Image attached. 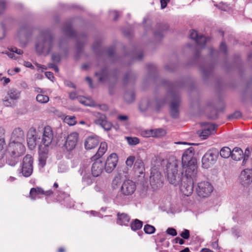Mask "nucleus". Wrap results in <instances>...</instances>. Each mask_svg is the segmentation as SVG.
<instances>
[{
	"instance_id": "nucleus-64",
	"label": "nucleus",
	"mask_w": 252,
	"mask_h": 252,
	"mask_svg": "<svg viewBox=\"0 0 252 252\" xmlns=\"http://www.w3.org/2000/svg\"><path fill=\"white\" fill-rule=\"evenodd\" d=\"M52 193H53V191L51 190H49L46 191H44V194H43V195L48 196V195H50Z\"/></svg>"
},
{
	"instance_id": "nucleus-25",
	"label": "nucleus",
	"mask_w": 252,
	"mask_h": 252,
	"mask_svg": "<svg viewBox=\"0 0 252 252\" xmlns=\"http://www.w3.org/2000/svg\"><path fill=\"white\" fill-rule=\"evenodd\" d=\"M130 217L126 214H118L117 223L121 225H127L129 221Z\"/></svg>"
},
{
	"instance_id": "nucleus-55",
	"label": "nucleus",
	"mask_w": 252,
	"mask_h": 252,
	"mask_svg": "<svg viewBox=\"0 0 252 252\" xmlns=\"http://www.w3.org/2000/svg\"><path fill=\"white\" fill-rule=\"evenodd\" d=\"M34 92H36V93H38V94H44L45 93L43 89L39 87H35Z\"/></svg>"
},
{
	"instance_id": "nucleus-20",
	"label": "nucleus",
	"mask_w": 252,
	"mask_h": 252,
	"mask_svg": "<svg viewBox=\"0 0 252 252\" xmlns=\"http://www.w3.org/2000/svg\"><path fill=\"white\" fill-rule=\"evenodd\" d=\"M189 36L190 38L194 40L198 45L201 46L204 45L209 40L206 37L199 35L195 30L190 31Z\"/></svg>"
},
{
	"instance_id": "nucleus-21",
	"label": "nucleus",
	"mask_w": 252,
	"mask_h": 252,
	"mask_svg": "<svg viewBox=\"0 0 252 252\" xmlns=\"http://www.w3.org/2000/svg\"><path fill=\"white\" fill-rule=\"evenodd\" d=\"M98 143L99 140L96 135L90 136L85 141V147L86 149H92L96 147Z\"/></svg>"
},
{
	"instance_id": "nucleus-11",
	"label": "nucleus",
	"mask_w": 252,
	"mask_h": 252,
	"mask_svg": "<svg viewBox=\"0 0 252 252\" xmlns=\"http://www.w3.org/2000/svg\"><path fill=\"white\" fill-rule=\"evenodd\" d=\"M238 180L243 187L249 186L252 183V170L250 168L243 170L240 174Z\"/></svg>"
},
{
	"instance_id": "nucleus-8",
	"label": "nucleus",
	"mask_w": 252,
	"mask_h": 252,
	"mask_svg": "<svg viewBox=\"0 0 252 252\" xmlns=\"http://www.w3.org/2000/svg\"><path fill=\"white\" fill-rule=\"evenodd\" d=\"M182 175L183 174L181 175V179L179 184L173 185H180V189L183 194L188 196L191 195L193 191V181L187 177H182Z\"/></svg>"
},
{
	"instance_id": "nucleus-19",
	"label": "nucleus",
	"mask_w": 252,
	"mask_h": 252,
	"mask_svg": "<svg viewBox=\"0 0 252 252\" xmlns=\"http://www.w3.org/2000/svg\"><path fill=\"white\" fill-rule=\"evenodd\" d=\"M25 141V134L24 131L20 128H15L10 137L9 142L24 143Z\"/></svg>"
},
{
	"instance_id": "nucleus-27",
	"label": "nucleus",
	"mask_w": 252,
	"mask_h": 252,
	"mask_svg": "<svg viewBox=\"0 0 252 252\" xmlns=\"http://www.w3.org/2000/svg\"><path fill=\"white\" fill-rule=\"evenodd\" d=\"M7 147L4 138H0V159L2 158L7 153Z\"/></svg>"
},
{
	"instance_id": "nucleus-10",
	"label": "nucleus",
	"mask_w": 252,
	"mask_h": 252,
	"mask_svg": "<svg viewBox=\"0 0 252 252\" xmlns=\"http://www.w3.org/2000/svg\"><path fill=\"white\" fill-rule=\"evenodd\" d=\"M249 154L250 151L248 148L246 149L245 154H244L241 149L236 147L232 151L231 156L232 158L236 161H239L243 158V164L244 165L249 158Z\"/></svg>"
},
{
	"instance_id": "nucleus-63",
	"label": "nucleus",
	"mask_w": 252,
	"mask_h": 252,
	"mask_svg": "<svg viewBox=\"0 0 252 252\" xmlns=\"http://www.w3.org/2000/svg\"><path fill=\"white\" fill-rule=\"evenodd\" d=\"M200 252H213V251L209 249L203 248L201 249Z\"/></svg>"
},
{
	"instance_id": "nucleus-62",
	"label": "nucleus",
	"mask_w": 252,
	"mask_h": 252,
	"mask_svg": "<svg viewBox=\"0 0 252 252\" xmlns=\"http://www.w3.org/2000/svg\"><path fill=\"white\" fill-rule=\"evenodd\" d=\"M86 81L88 82L90 86L91 87H92V81L90 77H86Z\"/></svg>"
},
{
	"instance_id": "nucleus-4",
	"label": "nucleus",
	"mask_w": 252,
	"mask_h": 252,
	"mask_svg": "<svg viewBox=\"0 0 252 252\" xmlns=\"http://www.w3.org/2000/svg\"><path fill=\"white\" fill-rule=\"evenodd\" d=\"M54 40L49 34H44L40 36L35 45L36 52L40 54L47 55L55 48Z\"/></svg>"
},
{
	"instance_id": "nucleus-54",
	"label": "nucleus",
	"mask_w": 252,
	"mask_h": 252,
	"mask_svg": "<svg viewBox=\"0 0 252 252\" xmlns=\"http://www.w3.org/2000/svg\"><path fill=\"white\" fill-rule=\"evenodd\" d=\"M5 36V31L3 26L0 29V39H2Z\"/></svg>"
},
{
	"instance_id": "nucleus-33",
	"label": "nucleus",
	"mask_w": 252,
	"mask_h": 252,
	"mask_svg": "<svg viewBox=\"0 0 252 252\" xmlns=\"http://www.w3.org/2000/svg\"><path fill=\"white\" fill-rule=\"evenodd\" d=\"M15 53L17 54V55H21L23 54V51L16 47H13L11 49L10 51L6 53V54L9 58L16 59L17 57L15 56Z\"/></svg>"
},
{
	"instance_id": "nucleus-28",
	"label": "nucleus",
	"mask_w": 252,
	"mask_h": 252,
	"mask_svg": "<svg viewBox=\"0 0 252 252\" xmlns=\"http://www.w3.org/2000/svg\"><path fill=\"white\" fill-rule=\"evenodd\" d=\"M64 122L69 126H74L76 124V118L74 116H60Z\"/></svg>"
},
{
	"instance_id": "nucleus-26",
	"label": "nucleus",
	"mask_w": 252,
	"mask_h": 252,
	"mask_svg": "<svg viewBox=\"0 0 252 252\" xmlns=\"http://www.w3.org/2000/svg\"><path fill=\"white\" fill-rule=\"evenodd\" d=\"M215 129V126L213 125L209 126L207 128L203 129L200 134V137L205 139L211 134Z\"/></svg>"
},
{
	"instance_id": "nucleus-38",
	"label": "nucleus",
	"mask_w": 252,
	"mask_h": 252,
	"mask_svg": "<svg viewBox=\"0 0 252 252\" xmlns=\"http://www.w3.org/2000/svg\"><path fill=\"white\" fill-rule=\"evenodd\" d=\"M126 138L127 139V143L130 145H136L139 143V140L137 137H127Z\"/></svg>"
},
{
	"instance_id": "nucleus-23",
	"label": "nucleus",
	"mask_w": 252,
	"mask_h": 252,
	"mask_svg": "<svg viewBox=\"0 0 252 252\" xmlns=\"http://www.w3.org/2000/svg\"><path fill=\"white\" fill-rule=\"evenodd\" d=\"M44 194V190L39 187L33 188L31 189L30 197L32 200H35L41 197Z\"/></svg>"
},
{
	"instance_id": "nucleus-56",
	"label": "nucleus",
	"mask_w": 252,
	"mask_h": 252,
	"mask_svg": "<svg viewBox=\"0 0 252 252\" xmlns=\"http://www.w3.org/2000/svg\"><path fill=\"white\" fill-rule=\"evenodd\" d=\"M167 1H169V0H160L161 8L162 9L166 6Z\"/></svg>"
},
{
	"instance_id": "nucleus-16",
	"label": "nucleus",
	"mask_w": 252,
	"mask_h": 252,
	"mask_svg": "<svg viewBox=\"0 0 252 252\" xmlns=\"http://www.w3.org/2000/svg\"><path fill=\"white\" fill-rule=\"evenodd\" d=\"M92 160H94V159L92 158ZM94 160L95 161L92 165L91 171L93 176L97 177L99 176L103 172L104 164L100 159L95 158Z\"/></svg>"
},
{
	"instance_id": "nucleus-18",
	"label": "nucleus",
	"mask_w": 252,
	"mask_h": 252,
	"mask_svg": "<svg viewBox=\"0 0 252 252\" xmlns=\"http://www.w3.org/2000/svg\"><path fill=\"white\" fill-rule=\"evenodd\" d=\"M118 161V157L116 154H111L107 158L105 169L106 172L111 173L116 167Z\"/></svg>"
},
{
	"instance_id": "nucleus-2",
	"label": "nucleus",
	"mask_w": 252,
	"mask_h": 252,
	"mask_svg": "<svg viewBox=\"0 0 252 252\" xmlns=\"http://www.w3.org/2000/svg\"><path fill=\"white\" fill-rule=\"evenodd\" d=\"M23 143L9 142L7 148L8 158L6 162L8 165L15 166L18 161V158L24 154L26 148Z\"/></svg>"
},
{
	"instance_id": "nucleus-60",
	"label": "nucleus",
	"mask_w": 252,
	"mask_h": 252,
	"mask_svg": "<svg viewBox=\"0 0 252 252\" xmlns=\"http://www.w3.org/2000/svg\"><path fill=\"white\" fill-rule=\"evenodd\" d=\"M111 13L112 14H113L114 16V19L115 20H116L117 18L119 17V13L117 12V11H113L111 12Z\"/></svg>"
},
{
	"instance_id": "nucleus-59",
	"label": "nucleus",
	"mask_w": 252,
	"mask_h": 252,
	"mask_svg": "<svg viewBox=\"0 0 252 252\" xmlns=\"http://www.w3.org/2000/svg\"><path fill=\"white\" fill-rule=\"evenodd\" d=\"M1 80H3V84L6 85L10 82V79L6 77H2L1 79H0Z\"/></svg>"
},
{
	"instance_id": "nucleus-49",
	"label": "nucleus",
	"mask_w": 252,
	"mask_h": 252,
	"mask_svg": "<svg viewBox=\"0 0 252 252\" xmlns=\"http://www.w3.org/2000/svg\"><path fill=\"white\" fill-rule=\"evenodd\" d=\"M5 8V4L3 0H0V15L4 11Z\"/></svg>"
},
{
	"instance_id": "nucleus-14",
	"label": "nucleus",
	"mask_w": 252,
	"mask_h": 252,
	"mask_svg": "<svg viewBox=\"0 0 252 252\" xmlns=\"http://www.w3.org/2000/svg\"><path fill=\"white\" fill-rule=\"evenodd\" d=\"M39 138L34 128H31L27 133V145L30 150L34 149L37 144V139Z\"/></svg>"
},
{
	"instance_id": "nucleus-57",
	"label": "nucleus",
	"mask_w": 252,
	"mask_h": 252,
	"mask_svg": "<svg viewBox=\"0 0 252 252\" xmlns=\"http://www.w3.org/2000/svg\"><path fill=\"white\" fill-rule=\"evenodd\" d=\"M220 49L223 52H225L226 50V46L224 43H221L220 45Z\"/></svg>"
},
{
	"instance_id": "nucleus-40",
	"label": "nucleus",
	"mask_w": 252,
	"mask_h": 252,
	"mask_svg": "<svg viewBox=\"0 0 252 252\" xmlns=\"http://www.w3.org/2000/svg\"><path fill=\"white\" fill-rule=\"evenodd\" d=\"M8 98L9 97L7 95L3 99V104L6 107H10L14 105V101Z\"/></svg>"
},
{
	"instance_id": "nucleus-36",
	"label": "nucleus",
	"mask_w": 252,
	"mask_h": 252,
	"mask_svg": "<svg viewBox=\"0 0 252 252\" xmlns=\"http://www.w3.org/2000/svg\"><path fill=\"white\" fill-rule=\"evenodd\" d=\"M36 100L40 103H46L49 100V97L44 94H38L36 97Z\"/></svg>"
},
{
	"instance_id": "nucleus-58",
	"label": "nucleus",
	"mask_w": 252,
	"mask_h": 252,
	"mask_svg": "<svg viewBox=\"0 0 252 252\" xmlns=\"http://www.w3.org/2000/svg\"><path fill=\"white\" fill-rule=\"evenodd\" d=\"M175 240L176 241V243H178L180 245H182L184 243V241L179 237H176L175 238Z\"/></svg>"
},
{
	"instance_id": "nucleus-47",
	"label": "nucleus",
	"mask_w": 252,
	"mask_h": 252,
	"mask_svg": "<svg viewBox=\"0 0 252 252\" xmlns=\"http://www.w3.org/2000/svg\"><path fill=\"white\" fill-rule=\"evenodd\" d=\"M166 233L173 236H176L177 234L176 230L173 228H168L166 230Z\"/></svg>"
},
{
	"instance_id": "nucleus-52",
	"label": "nucleus",
	"mask_w": 252,
	"mask_h": 252,
	"mask_svg": "<svg viewBox=\"0 0 252 252\" xmlns=\"http://www.w3.org/2000/svg\"><path fill=\"white\" fill-rule=\"evenodd\" d=\"M45 76L50 80L53 81L54 78L53 74L51 72H46Z\"/></svg>"
},
{
	"instance_id": "nucleus-24",
	"label": "nucleus",
	"mask_w": 252,
	"mask_h": 252,
	"mask_svg": "<svg viewBox=\"0 0 252 252\" xmlns=\"http://www.w3.org/2000/svg\"><path fill=\"white\" fill-rule=\"evenodd\" d=\"M107 150V144L105 142H102L100 143L99 149L97 153L94 155L92 158H99L102 157L106 152Z\"/></svg>"
},
{
	"instance_id": "nucleus-51",
	"label": "nucleus",
	"mask_w": 252,
	"mask_h": 252,
	"mask_svg": "<svg viewBox=\"0 0 252 252\" xmlns=\"http://www.w3.org/2000/svg\"><path fill=\"white\" fill-rule=\"evenodd\" d=\"M52 58L54 62H59L60 60V56L59 55L52 54Z\"/></svg>"
},
{
	"instance_id": "nucleus-41",
	"label": "nucleus",
	"mask_w": 252,
	"mask_h": 252,
	"mask_svg": "<svg viewBox=\"0 0 252 252\" xmlns=\"http://www.w3.org/2000/svg\"><path fill=\"white\" fill-rule=\"evenodd\" d=\"M154 137H159L165 134V131L161 128L153 129Z\"/></svg>"
},
{
	"instance_id": "nucleus-22",
	"label": "nucleus",
	"mask_w": 252,
	"mask_h": 252,
	"mask_svg": "<svg viewBox=\"0 0 252 252\" xmlns=\"http://www.w3.org/2000/svg\"><path fill=\"white\" fill-rule=\"evenodd\" d=\"M79 172L82 176V182L86 185H90L93 182V180L85 167L81 168Z\"/></svg>"
},
{
	"instance_id": "nucleus-15",
	"label": "nucleus",
	"mask_w": 252,
	"mask_h": 252,
	"mask_svg": "<svg viewBox=\"0 0 252 252\" xmlns=\"http://www.w3.org/2000/svg\"><path fill=\"white\" fill-rule=\"evenodd\" d=\"M78 139V134L76 132L70 133L65 138L64 146L68 151L75 148Z\"/></svg>"
},
{
	"instance_id": "nucleus-9",
	"label": "nucleus",
	"mask_w": 252,
	"mask_h": 252,
	"mask_svg": "<svg viewBox=\"0 0 252 252\" xmlns=\"http://www.w3.org/2000/svg\"><path fill=\"white\" fill-rule=\"evenodd\" d=\"M32 164V157L29 155H26L23 158L22 167V173L24 176L28 177L32 175L33 171Z\"/></svg>"
},
{
	"instance_id": "nucleus-42",
	"label": "nucleus",
	"mask_w": 252,
	"mask_h": 252,
	"mask_svg": "<svg viewBox=\"0 0 252 252\" xmlns=\"http://www.w3.org/2000/svg\"><path fill=\"white\" fill-rule=\"evenodd\" d=\"M125 99L127 102H132L134 99V94L132 92L127 93L125 94Z\"/></svg>"
},
{
	"instance_id": "nucleus-3",
	"label": "nucleus",
	"mask_w": 252,
	"mask_h": 252,
	"mask_svg": "<svg viewBox=\"0 0 252 252\" xmlns=\"http://www.w3.org/2000/svg\"><path fill=\"white\" fill-rule=\"evenodd\" d=\"M53 132L50 126H46L43 129L41 144L39 146L40 160L46 158L48 153V148L51 144L53 139Z\"/></svg>"
},
{
	"instance_id": "nucleus-5",
	"label": "nucleus",
	"mask_w": 252,
	"mask_h": 252,
	"mask_svg": "<svg viewBox=\"0 0 252 252\" xmlns=\"http://www.w3.org/2000/svg\"><path fill=\"white\" fill-rule=\"evenodd\" d=\"M136 186L135 183L131 180H125L121 188V193L116 195L115 201L118 203L122 204L125 203V196L132 195L135 191Z\"/></svg>"
},
{
	"instance_id": "nucleus-1",
	"label": "nucleus",
	"mask_w": 252,
	"mask_h": 252,
	"mask_svg": "<svg viewBox=\"0 0 252 252\" xmlns=\"http://www.w3.org/2000/svg\"><path fill=\"white\" fill-rule=\"evenodd\" d=\"M194 154V149L190 147L184 152L182 163L179 160L175 158L171 159L167 162L164 170L167 178L170 184L175 185L179 184L181 179V175L183 174L182 167H185L187 164L196 162L193 158Z\"/></svg>"
},
{
	"instance_id": "nucleus-13",
	"label": "nucleus",
	"mask_w": 252,
	"mask_h": 252,
	"mask_svg": "<svg viewBox=\"0 0 252 252\" xmlns=\"http://www.w3.org/2000/svg\"><path fill=\"white\" fill-rule=\"evenodd\" d=\"M94 123L106 131L110 130L112 126L111 123L107 121L106 116L99 113L96 114Z\"/></svg>"
},
{
	"instance_id": "nucleus-46",
	"label": "nucleus",
	"mask_w": 252,
	"mask_h": 252,
	"mask_svg": "<svg viewBox=\"0 0 252 252\" xmlns=\"http://www.w3.org/2000/svg\"><path fill=\"white\" fill-rule=\"evenodd\" d=\"M181 236L185 239H188L189 237V231L188 229H185L181 234Z\"/></svg>"
},
{
	"instance_id": "nucleus-45",
	"label": "nucleus",
	"mask_w": 252,
	"mask_h": 252,
	"mask_svg": "<svg viewBox=\"0 0 252 252\" xmlns=\"http://www.w3.org/2000/svg\"><path fill=\"white\" fill-rule=\"evenodd\" d=\"M142 135L145 137H154L153 129L146 130L142 132Z\"/></svg>"
},
{
	"instance_id": "nucleus-17",
	"label": "nucleus",
	"mask_w": 252,
	"mask_h": 252,
	"mask_svg": "<svg viewBox=\"0 0 252 252\" xmlns=\"http://www.w3.org/2000/svg\"><path fill=\"white\" fill-rule=\"evenodd\" d=\"M151 185L154 189L160 188L162 185L161 175L159 172L156 170H153L151 172V175L150 178Z\"/></svg>"
},
{
	"instance_id": "nucleus-34",
	"label": "nucleus",
	"mask_w": 252,
	"mask_h": 252,
	"mask_svg": "<svg viewBox=\"0 0 252 252\" xmlns=\"http://www.w3.org/2000/svg\"><path fill=\"white\" fill-rule=\"evenodd\" d=\"M142 222L137 219L135 220L131 223L130 227L132 230L136 231L141 229L142 227Z\"/></svg>"
},
{
	"instance_id": "nucleus-53",
	"label": "nucleus",
	"mask_w": 252,
	"mask_h": 252,
	"mask_svg": "<svg viewBox=\"0 0 252 252\" xmlns=\"http://www.w3.org/2000/svg\"><path fill=\"white\" fill-rule=\"evenodd\" d=\"M118 119L121 121L125 122L128 119V117L126 115H119Z\"/></svg>"
},
{
	"instance_id": "nucleus-35",
	"label": "nucleus",
	"mask_w": 252,
	"mask_h": 252,
	"mask_svg": "<svg viewBox=\"0 0 252 252\" xmlns=\"http://www.w3.org/2000/svg\"><path fill=\"white\" fill-rule=\"evenodd\" d=\"M231 151L230 149L227 147L222 148L220 151V155L223 158H228L231 156Z\"/></svg>"
},
{
	"instance_id": "nucleus-29",
	"label": "nucleus",
	"mask_w": 252,
	"mask_h": 252,
	"mask_svg": "<svg viewBox=\"0 0 252 252\" xmlns=\"http://www.w3.org/2000/svg\"><path fill=\"white\" fill-rule=\"evenodd\" d=\"M179 105V100H175L171 103V114L173 117H176L178 114V108Z\"/></svg>"
},
{
	"instance_id": "nucleus-61",
	"label": "nucleus",
	"mask_w": 252,
	"mask_h": 252,
	"mask_svg": "<svg viewBox=\"0 0 252 252\" xmlns=\"http://www.w3.org/2000/svg\"><path fill=\"white\" fill-rule=\"evenodd\" d=\"M24 65L27 67L31 68L33 67L32 64L29 62H25L24 63Z\"/></svg>"
},
{
	"instance_id": "nucleus-31",
	"label": "nucleus",
	"mask_w": 252,
	"mask_h": 252,
	"mask_svg": "<svg viewBox=\"0 0 252 252\" xmlns=\"http://www.w3.org/2000/svg\"><path fill=\"white\" fill-rule=\"evenodd\" d=\"M69 97L71 99H74L76 98L80 102L85 105H92L87 102V100H86L85 98L77 96V94L75 92L70 93L69 94Z\"/></svg>"
},
{
	"instance_id": "nucleus-50",
	"label": "nucleus",
	"mask_w": 252,
	"mask_h": 252,
	"mask_svg": "<svg viewBox=\"0 0 252 252\" xmlns=\"http://www.w3.org/2000/svg\"><path fill=\"white\" fill-rule=\"evenodd\" d=\"M241 113L240 111H236L231 116V117L234 119H237L241 117Z\"/></svg>"
},
{
	"instance_id": "nucleus-37",
	"label": "nucleus",
	"mask_w": 252,
	"mask_h": 252,
	"mask_svg": "<svg viewBox=\"0 0 252 252\" xmlns=\"http://www.w3.org/2000/svg\"><path fill=\"white\" fill-rule=\"evenodd\" d=\"M95 75L98 77L100 81H104L108 76L106 69L103 70L101 72H96Z\"/></svg>"
},
{
	"instance_id": "nucleus-32",
	"label": "nucleus",
	"mask_w": 252,
	"mask_h": 252,
	"mask_svg": "<svg viewBox=\"0 0 252 252\" xmlns=\"http://www.w3.org/2000/svg\"><path fill=\"white\" fill-rule=\"evenodd\" d=\"M135 169L140 174L143 173L144 170V165L143 161L140 159L136 160L134 163Z\"/></svg>"
},
{
	"instance_id": "nucleus-6",
	"label": "nucleus",
	"mask_w": 252,
	"mask_h": 252,
	"mask_svg": "<svg viewBox=\"0 0 252 252\" xmlns=\"http://www.w3.org/2000/svg\"><path fill=\"white\" fill-rule=\"evenodd\" d=\"M219 155V151L216 149L208 150L202 158V164L204 168L207 169L217 161Z\"/></svg>"
},
{
	"instance_id": "nucleus-30",
	"label": "nucleus",
	"mask_w": 252,
	"mask_h": 252,
	"mask_svg": "<svg viewBox=\"0 0 252 252\" xmlns=\"http://www.w3.org/2000/svg\"><path fill=\"white\" fill-rule=\"evenodd\" d=\"M20 92L17 90L11 89L7 92V95L11 100L14 101L19 99L20 97Z\"/></svg>"
},
{
	"instance_id": "nucleus-44",
	"label": "nucleus",
	"mask_w": 252,
	"mask_h": 252,
	"mask_svg": "<svg viewBox=\"0 0 252 252\" xmlns=\"http://www.w3.org/2000/svg\"><path fill=\"white\" fill-rule=\"evenodd\" d=\"M134 160L135 157L134 156H131L127 158L126 161V163L127 166L131 167L133 164Z\"/></svg>"
},
{
	"instance_id": "nucleus-48",
	"label": "nucleus",
	"mask_w": 252,
	"mask_h": 252,
	"mask_svg": "<svg viewBox=\"0 0 252 252\" xmlns=\"http://www.w3.org/2000/svg\"><path fill=\"white\" fill-rule=\"evenodd\" d=\"M147 102H142L139 104V108L142 111H145L147 108L148 107V106H147Z\"/></svg>"
},
{
	"instance_id": "nucleus-12",
	"label": "nucleus",
	"mask_w": 252,
	"mask_h": 252,
	"mask_svg": "<svg viewBox=\"0 0 252 252\" xmlns=\"http://www.w3.org/2000/svg\"><path fill=\"white\" fill-rule=\"evenodd\" d=\"M183 171L182 177H187L193 181L197 173V166L196 163L187 164L185 167H182Z\"/></svg>"
},
{
	"instance_id": "nucleus-39",
	"label": "nucleus",
	"mask_w": 252,
	"mask_h": 252,
	"mask_svg": "<svg viewBox=\"0 0 252 252\" xmlns=\"http://www.w3.org/2000/svg\"><path fill=\"white\" fill-rule=\"evenodd\" d=\"M155 230L154 226L149 224L145 225L144 227L145 232L147 234H152L155 232Z\"/></svg>"
},
{
	"instance_id": "nucleus-7",
	"label": "nucleus",
	"mask_w": 252,
	"mask_h": 252,
	"mask_svg": "<svg viewBox=\"0 0 252 252\" xmlns=\"http://www.w3.org/2000/svg\"><path fill=\"white\" fill-rule=\"evenodd\" d=\"M196 190L198 195L200 197H207L213 191V187L210 182L204 181L198 183Z\"/></svg>"
},
{
	"instance_id": "nucleus-43",
	"label": "nucleus",
	"mask_w": 252,
	"mask_h": 252,
	"mask_svg": "<svg viewBox=\"0 0 252 252\" xmlns=\"http://www.w3.org/2000/svg\"><path fill=\"white\" fill-rule=\"evenodd\" d=\"M215 5L218 7L219 9L224 11H227L230 9V7L228 5L223 2H220L219 4H215Z\"/></svg>"
}]
</instances>
